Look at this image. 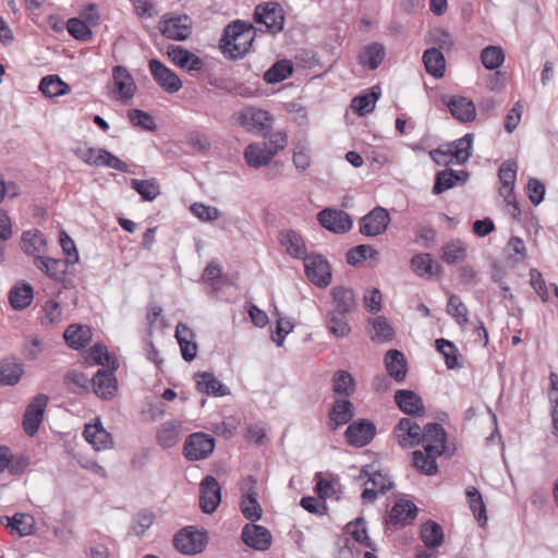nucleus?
Listing matches in <instances>:
<instances>
[{
	"label": "nucleus",
	"mask_w": 558,
	"mask_h": 558,
	"mask_svg": "<svg viewBox=\"0 0 558 558\" xmlns=\"http://www.w3.org/2000/svg\"><path fill=\"white\" fill-rule=\"evenodd\" d=\"M244 36V21L235 20L228 24L219 40V49L228 60H239L244 57V46L241 39Z\"/></svg>",
	"instance_id": "f257e3e1"
},
{
	"label": "nucleus",
	"mask_w": 558,
	"mask_h": 558,
	"mask_svg": "<svg viewBox=\"0 0 558 558\" xmlns=\"http://www.w3.org/2000/svg\"><path fill=\"white\" fill-rule=\"evenodd\" d=\"M74 154L88 166L107 167L121 172H129V166L106 149L84 146L75 148Z\"/></svg>",
	"instance_id": "f03ea898"
},
{
	"label": "nucleus",
	"mask_w": 558,
	"mask_h": 558,
	"mask_svg": "<svg viewBox=\"0 0 558 558\" xmlns=\"http://www.w3.org/2000/svg\"><path fill=\"white\" fill-rule=\"evenodd\" d=\"M208 542L206 531L196 530L194 526L181 529L173 536L174 548L184 555H196L202 553Z\"/></svg>",
	"instance_id": "7ed1b4c3"
},
{
	"label": "nucleus",
	"mask_w": 558,
	"mask_h": 558,
	"mask_svg": "<svg viewBox=\"0 0 558 558\" xmlns=\"http://www.w3.org/2000/svg\"><path fill=\"white\" fill-rule=\"evenodd\" d=\"M517 169L518 166L515 161L507 160L501 165L498 171V178L501 184L499 187V194L504 197L507 205L512 208V216L518 219L521 213L513 194Z\"/></svg>",
	"instance_id": "20e7f679"
},
{
	"label": "nucleus",
	"mask_w": 558,
	"mask_h": 558,
	"mask_svg": "<svg viewBox=\"0 0 558 558\" xmlns=\"http://www.w3.org/2000/svg\"><path fill=\"white\" fill-rule=\"evenodd\" d=\"M254 17L255 23L258 26H264L270 34H277L283 29V10L276 2H267L265 4L257 5Z\"/></svg>",
	"instance_id": "39448f33"
},
{
	"label": "nucleus",
	"mask_w": 558,
	"mask_h": 558,
	"mask_svg": "<svg viewBox=\"0 0 558 558\" xmlns=\"http://www.w3.org/2000/svg\"><path fill=\"white\" fill-rule=\"evenodd\" d=\"M304 268L307 279L319 288H326L331 282V270L328 260L318 254L305 257Z\"/></svg>",
	"instance_id": "423d86ee"
},
{
	"label": "nucleus",
	"mask_w": 558,
	"mask_h": 558,
	"mask_svg": "<svg viewBox=\"0 0 558 558\" xmlns=\"http://www.w3.org/2000/svg\"><path fill=\"white\" fill-rule=\"evenodd\" d=\"M215 449V439L205 433H194L186 438L184 457L190 461L206 459Z\"/></svg>",
	"instance_id": "0eeeda50"
},
{
	"label": "nucleus",
	"mask_w": 558,
	"mask_h": 558,
	"mask_svg": "<svg viewBox=\"0 0 558 558\" xmlns=\"http://www.w3.org/2000/svg\"><path fill=\"white\" fill-rule=\"evenodd\" d=\"M221 501V487L217 478L206 475L199 483V508L206 514L214 513Z\"/></svg>",
	"instance_id": "6e6552de"
},
{
	"label": "nucleus",
	"mask_w": 558,
	"mask_h": 558,
	"mask_svg": "<svg viewBox=\"0 0 558 558\" xmlns=\"http://www.w3.org/2000/svg\"><path fill=\"white\" fill-rule=\"evenodd\" d=\"M389 222L388 210L377 206L360 219V232L365 236H377L387 230Z\"/></svg>",
	"instance_id": "1a4fd4ad"
},
{
	"label": "nucleus",
	"mask_w": 558,
	"mask_h": 558,
	"mask_svg": "<svg viewBox=\"0 0 558 558\" xmlns=\"http://www.w3.org/2000/svg\"><path fill=\"white\" fill-rule=\"evenodd\" d=\"M317 220L327 230L335 233H345L352 228V219L342 209L325 208L317 215Z\"/></svg>",
	"instance_id": "9d476101"
},
{
	"label": "nucleus",
	"mask_w": 558,
	"mask_h": 558,
	"mask_svg": "<svg viewBox=\"0 0 558 558\" xmlns=\"http://www.w3.org/2000/svg\"><path fill=\"white\" fill-rule=\"evenodd\" d=\"M148 66L155 82L167 93L173 94L182 88L180 77L159 60L151 59Z\"/></svg>",
	"instance_id": "9b49d317"
},
{
	"label": "nucleus",
	"mask_w": 558,
	"mask_h": 558,
	"mask_svg": "<svg viewBox=\"0 0 558 558\" xmlns=\"http://www.w3.org/2000/svg\"><path fill=\"white\" fill-rule=\"evenodd\" d=\"M376 434V427L372 421H353L347 428L344 436L347 442L355 448L368 445Z\"/></svg>",
	"instance_id": "f8f14e48"
},
{
	"label": "nucleus",
	"mask_w": 558,
	"mask_h": 558,
	"mask_svg": "<svg viewBox=\"0 0 558 558\" xmlns=\"http://www.w3.org/2000/svg\"><path fill=\"white\" fill-rule=\"evenodd\" d=\"M424 450L433 452L434 454H442L446 449L447 434L444 427L432 422L424 426L422 429Z\"/></svg>",
	"instance_id": "ddd939ff"
},
{
	"label": "nucleus",
	"mask_w": 558,
	"mask_h": 558,
	"mask_svg": "<svg viewBox=\"0 0 558 558\" xmlns=\"http://www.w3.org/2000/svg\"><path fill=\"white\" fill-rule=\"evenodd\" d=\"M161 34L173 40H185L192 33V20L187 15L173 16L160 24Z\"/></svg>",
	"instance_id": "4468645a"
},
{
	"label": "nucleus",
	"mask_w": 558,
	"mask_h": 558,
	"mask_svg": "<svg viewBox=\"0 0 558 558\" xmlns=\"http://www.w3.org/2000/svg\"><path fill=\"white\" fill-rule=\"evenodd\" d=\"M395 437L402 448H413L422 444V428L416 421H399L393 429Z\"/></svg>",
	"instance_id": "2eb2a0df"
},
{
	"label": "nucleus",
	"mask_w": 558,
	"mask_h": 558,
	"mask_svg": "<svg viewBox=\"0 0 558 558\" xmlns=\"http://www.w3.org/2000/svg\"><path fill=\"white\" fill-rule=\"evenodd\" d=\"M451 116L460 122H473L476 118V108L474 102L463 96H450L445 100Z\"/></svg>",
	"instance_id": "dca6fc26"
},
{
	"label": "nucleus",
	"mask_w": 558,
	"mask_h": 558,
	"mask_svg": "<svg viewBox=\"0 0 558 558\" xmlns=\"http://www.w3.org/2000/svg\"><path fill=\"white\" fill-rule=\"evenodd\" d=\"M112 81L120 100L129 101L134 97L137 87L133 76L124 66L116 65L112 69Z\"/></svg>",
	"instance_id": "f3484780"
},
{
	"label": "nucleus",
	"mask_w": 558,
	"mask_h": 558,
	"mask_svg": "<svg viewBox=\"0 0 558 558\" xmlns=\"http://www.w3.org/2000/svg\"><path fill=\"white\" fill-rule=\"evenodd\" d=\"M35 267L54 281H62L69 266L66 259L36 256L33 260Z\"/></svg>",
	"instance_id": "a211bd4d"
},
{
	"label": "nucleus",
	"mask_w": 558,
	"mask_h": 558,
	"mask_svg": "<svg viewBox=\"0 0 558 558\" xmlns=\"http://www.w3.org/2000/svg\"><path fill=\"white\" fill-rule=\"evenodd\" d=\"M332 310L351 314L356 310L357 302L354 291L344 286H336L331 289Z\"/></svg>",
	"instance_id": "6ab92c4d"
},
{
	"label": "nucleus",
	"mask_w": 558,
	"mask_h": 558,
	"mask_svg": "<svg viewBox=\"0 0 558 558\" xmlns=\"http://www.w3.org/2000/svg\"><path fill=\"white\" fill-rule=\"evenodd\" d=\"M395 401L399 409L412 416H423L425 409L422 398L411 390H398L395 393Z\"/></svg>",
	"instance_id": "aec40b11"
},
{
	"label": "nucleus",
	"mask_w": 558,
	"mask_h": 558,
	"mask_svg": "<svg viewBox=\"0 0 558 558\" xmlns=\"http://www.w3.org/2000/svg\"><path fill=\"white\" fill-rule=\"evenodd\" d=\"M272 544L270 531L258 524L246 523V547L258 551H266Z\"/></svg>",
	"instance_id": "412c9836"
},
{
	"label": "nucleus",
	"mask_w": 558,
	"mask_h": 558,
	"mask_svg": "<svg viewBox=\"0 0 558 558\" xmlns=\"http://www.w3.org/2000/svg\"><path fill=\"white\" fill-rule=\"evenodd\" d=\"M114 371L98 369L93 377V386L95 393L102 398H112L117 391V379L113 375Z\"/></svg>",
	"instance_id": "4be33fe9"
},
{
	"label": "nucleus",
	"mask_w": 558,
	"mask_h": 558,
	"mask_svg": "<svg viewBox=\"0 0 558 558\" xmlns=\"http://www.w3.org/2000/svg\"><path fill=\"white\" fill-rule=\"evenodd\" d=\"M271 124L272 116L268 111L246 107V125H248L252 131L266 137L271 129Z\"/></svg>",
	"instance_id": "5701e85b"
},
{
	"label": "nucleus",
	"mask_w": 558,
	"mask_h": 558,
	"mask_svg": "<svg viewBox=\"0 0 558 558\" xmlns=\"http://www.w3.org/2000/svg\"><path fill=\"white\" fill-rule=\"evenodd\" d=\"M468 180V172L452 169H445L437 173L435 184L433 186V194L439 195L442 192L454 187L459 183H464Z\"/></svg>",
	"instance_id": "b1692460"
},
{
	"label": "nucleus",
	"mask_w": 558,
	"mask_h": 558,
	"mask_svg": "<svg viewBox=\"0 0 558 558\" xmlns=\"http://www.w3.org/2000/svg\"><path fill=\"white\" fill-rule=\"evenodd\" d=\"M84 437L96 450L106 449L112 444L111 435L104 428L101 421L86 424Z\"/></svg>",
	"instance_id": "393cba45"
},
{
	"label": "nucleus",
	"mask_w": 558,
	"mask_h": 558,
	"mask_svg": "<svg viewBox=\"0 0 558 558\" xmlns=\"http://www.w3.org/2000/svg\"><path fill=\"white\" fill-rule=\"evenodd\" d=\"M423 63L426 72L436 80L444 77L446 59L438 48L426 49L423 53Z\"/></svg>",
	"instance_id": "a878e982"
},
{
	"label": "nucleus",
	"mask_w": 558,
	"mask_h": 558,
	"mask_svg": "<svg viewBox=\"0 0 558 558\" xmlns=\"http://www.w3.org/2000/svg\"><path fill=\"white\" fill-rule=\"evenodd\" d=\"M24 374V365L15 357L0 362V383L7 386L16 385Z\"/></svg>",
	"instance_id": "bb28decb"
},
{
	"label": "nucleus",
	"mask_w": 558,
	"mask_h": 558,
	"mask_svg": "<svg viewBox=\"0 0 558 558\" xmlns=\"http://www.w3.org/2000/svg\"><path fill=\"white\" fill-rule=\"evenodd\" d=\"M440 454L426 452L425 450H414L412 452V465L423 475L432 476L438 473V464L436 458Z\"/></svg>",
	"instance_id": "cd10ccee"
},
{
	"label": "nucleus",
	"mask_w": 558,
	"mask_h": 558,
	"mask_svg": "<svg viewBox=\"0 0 558 558\" xmlns=\"http://www.w3.org/2000/svg\"><path fill=\"white\" fill-rule=\"evenodd\" d=\"M385 365L388 374L397 381H403L407 376V361L404 355L395 349L389 350L385 356Z\"/></svg>",
	"instance_id": "c85d7f7f"
},
{
	"label": "nucleus",
	"mask_w": 558,
	"mask_h": 558,
	"mask_svg": "<svg viewBox=\"0 0 558 558\" xmlns=\"http://www.w3.org/2000/svg\"><path fill=\"white\" fill-rule=\"evenodd\" d=\"M47 241L44 234L37 230H28L22 234V250L25 254L33 256H43L46 252Z\"/></svg>",
	"instance_id": "c756f323"
},
{
	"label": "nucleus",
	"mask_w": 558,
	"mask_h": 558,
	"mask_svg": "<svg viewBox=\"0 0 558 558\" xmlns=\"http://www.w3.org/2000/svg\"><path fill=\"white\" fill-rule=\"evenodd\" d=\"M197 389L201 392L222 397L228 395V388L214 374L204 372L195 375Z\"/></svg>",
	"instance_id": "7c9ffc66"
},
{
	"label": "nucleus",
	"mask_w": 558,
	"mask_h": 558,
	"mask_svg": "<svg viewBox=\"0 0 558 558\" xmlns=\"http://www.w3.org/2000/svg\"><path fill=\"white\" fill-rule=\"evenodd\" d=\"M294 65L289 59L276 61L263 75L267 84H277L292 75Z\"/></svg>",
	"instance_id": "2f4dec72"
},
{
	"label": "nucleus",
	"mask_w": 558,
	"mask_h": 558,
	"mask_svg": "<svg viewBox=\"0 0 558 558\" xmlns=\"http://www.w3.org/2000/svg\"><path fill=\"white\" fill-rule=\"evenodd\" d=\"M347 315V313H341L332 308L326 314V326L337 338H344L351 332Z\"/></svg>",
	"instance_id": "473e14b6"
},
{
	"label": "nucleus",
	"mask_w": 558,
	"mask_h": 558,
	"mask_svg": "<svg viewBox=\"0 0 558 558\" xmlns=\"http://www.w3.org/2000/svg\"><path fill=\"white\" fill-rule=\"evenodd\" d=\"M39 90L49 98L66 95L71 92L68 83L62 81L58 75L51 74L44 76L39 83Z\"/></svg>",
	"instance_id": "72a5a7b5"
},
{
	"label": "nucleus",
	"mask_w": 558,
	"mask_h": 558,
	"mask_svg": "<svg viewBox=\"0 0 558 558\" xmlns=\"http://www.w3.org/2000/svg\"><path fill=\"white\" fill-rule=\"evenodd\" d=\"M64 339L70 348L80 350L89 343L92 332L86 326L71 325L64 331Z\"/></svg>",
	"instance_id": "f704fd0d"
},
{
	"label": "nucleus",
	"mask_w": 558,
	"mask_h": 558,
	"mask_svg": "<svg viewBox=\"0 0 558 558\" xmlns=\"http://www.w3.org/2000/svg\"><path fill=\"white\" fill-rule=\"evenodd\" d=\"M280 242L286 247L288 254L296 258L305 259L306 250L302 236L292 230L282 231L280 233Z\"/></svg>",
	"instance_id": "c9c22d12"
},
{
	"label": "nucleus",
	"mask_w": 558,
	"mask_h": 558,
	"mask_svg": "<svg viewBox=\"0 0 558 558\" xmlns=\"http://www.w3.org/2000/svg\"><path fill=\"white\" fill-rule=\"evenodd\" d=\"M384 58V46L381 44L374 43L372 45H368L361 51L359 56V61L364 68L368 70H375L380 65Z\"/></svg>",
	"instance_id": "e433bc0d"
},
{
	"label": "nucleus",
	"mask_w": 558,
	"mask_h": 558,
	"mask_svg": "<svg viewBox=\"0 0 558 558\" xmlns=\"http://www.w3.org/2000/svg\"><path fill=\"white\" fill-rule=\"evenodd\" d=\"M416 515L417 507L410 500H399L390 510V521L393 524L410 522Z\"/></svg>",
	"instance_id": "4c0bfd02"
},
{
	"label": "nucleus",
	"mask_w": 558,
	"mask_h": 558,
	"mask_svg": "<svg viewBox=\"0 0 558 558\" xmlns=\"http://www.w3.org/2000/svg\"><path fill=\"white\" fill-rule=\"evenodd\" d=\"M411 267L415 275L428 278L436 275L439 268L433 256L428 253H420L414 255L411 259Z\"/></svg>",
	"instance_id": "58836bf2"
},
{
	"label": "nucleus",
	"mask_w": 558,
	"mask_h": 558,
	"mask_svg": "<svg viewBox=\"0 0 558 558\" xmlns=\"http://www.w3.org/2000/svg\"><path fill=\"white\" fill-rule=\"evenodd\" d=\"M345 532L350 534L356 543L364 547L376 550L374 542L367 535L366 522L364 518H356L354 521L349 522L345 525Z\"/></svg>",
	"instance_id": "ea45409f"
},
{
	"label": "nucleus",
	"mask_w": 558,
	"mask_h": 558,
	"mask_svg": "<svg viewBox=\"0 0 558 558\" xmlns=\"http://www.w3.org/2000/svg\"><path fill=\"white\" fill-rule=\"evenodd\" d=\"M156 440L165 449L174 447L180 440V426L171 421L163 423L157 430Z\"/></svg>",
	"instance_id": "a19ab883"
},
{
	"label": "nucleus",
	"mask_w": 558,
	"mask_h": 558,
	"mask_svg": "<svg viewBox=\"0 0 558 558\" xmlns=\"http://www.w3.org/2000/svg\"><path fill=\"white\" fill-rule=\"evenodd\" d=\"M421 539L428 548L439 547L444 542L441 526L434 521L425 522L421 527Z\"/></svg>",
	"instance_id": "79ce46f5"
},
{
	"label": "nucleus",
	"mask_w": 558,
	"mask_h": 558,
	"mask_svg": "<svg viewBox=\"0 0 558 558\" xmlns=\"http://www.w3.org/2000/svg\"><path fill=\"white\" fill-rule=\"evenodd\" d=\"M33 518L24 513H15L12 518L1 517L0 522L10 526L19 536H27L33 532Z\"/></svg>",
	"instance_id": "37998d69"
},
{
	"label": "nucleus",
	"mask_w": 558,
	"mask_h": 558,
	"mask_svg": "<svg viewBox=\"0 0 558 558\" xmlns=\"http://www.w3.org/2000/svg\"><path fill=\"white\" fill-rule=\"evenodd\" d=\"M441 258L445 263L452 265L463 262L466 257V246L459 240H451L442 246Z\"/></svg>",
	"instance_id": "c03bdc74"
},
{
	"label": "nucleus",
	"mask_w": 558,
	"mask_h": 558,
	"mask_svg": "<svg viewBox=\"0 0 558 558\" xmlns=\"http://www.w3.org/2000/svg\"><path fill=\"white\" fill-rule=\"evenodd\" d=\"M473 140L474 134L468 133L449 145L457 163L462 165L469 160L471 157Z\"/></svg>",
	"instance_id": "a18cd8bd"
},
{
	"label": "nucleus",
	"mask_w": 558,
	"mask_h": 558,
	"mask_svg": "<svg viewBox=\"0 0 558 558\" xmlns=\"http://www.w3.org/2000/svg\"><path fill=\"white\" fill-rule=\"evenodd\" d=\"M466 498L476 521L480 525H484L487 521L486 507L484 505L482 494L473 486L466 488Z\"/></svg>",
	"instance_id": "49530a36"
},
{
	"label": "nucleus",
	"mask_w": 558,
	"mask_h": 558,
	"mask_svg": "<svg viewBox=\"0 0 558 558\" xmlns=\"http://www.w3.org/2000/svg\"><path fill=\"white\" fill-rule=\"evenodd\" d=\"M87 361L97 365L108 366V371H116L119 367L118 361L100 343H96L89 349Z\"/></svg>",
	"instance_id": "de8ad7c7"
},
{
	"label": "nucleus",
	"mask_w": 558,
	"mask_h": 558,
	"mask_svg": "<svg viewBox=\"0 0 558 558\" xmlns=\"http://www.w3.org/2000/svg\"><path fill=\"white\" fill-rule=\"evenodd\" d=\"M379 95L380 93L376 92L375 88H373L371 93H365L354 97L351 102V108L359 116H365L374 110L376 101L379 98Z\"/></svg>",
	"instance_id": "09e8293b"
},
{
	"label": "nucleus",
	"mask_w": 558,
	"mask_h": 558,
	"mask_svg": "<svg viewBox=\"0 0 558 558\" xmlns=\"http://www.w3.org/2000/svg\"><path fill=\"white\" fill-rule=\"evenodd\" d=\"M270 154L262 144L253 143L246 146V163L255 169L267 166L271 161Z\"/></svg>",
	"instance_id": "8fccbe9b"
},
{
	"label": "nucleus",
	"mask_w": 558,
	"mask_h": 558,
	"mask_svg": "<svg viewBox=\"0 0 558 558\" xmlns=\"http://www.w3.org/2000/svg\"><path fill=\"white\" fill-rule=\"evenodd\" d=\"M131 186L144 201L151 202L160 194V187L156 179L138 180L132 179Z\"/></svg>",
	"instance_id": "3c124183"
},
{
	"label": "nucleus",
	"mask_w": 558,
	"mask_h": 558,
	"mask_svg": "<svg viewBox=\"0 0 558 558\" xmlns=\"http://www.w3.org/2000/svg\"><path fill=\"white\" fill-rule=\"evenodd\" d=\"M9 300L13 308L24 310L33 300V288L25 283L22 287H14L9 294Z\"/></svg>",
	"instance_id": "603ef678"
},
{
	"label": "nucleus",
	"mask_w": 558,
	"mask_h": 558,
	"mask_svg": "<svg viewBox=\"0 0 558 558\" xmlns=\"http://www.w3.org/2000/svg\"><path fill=\"white\" fill-rule=\"evenodd\" d=\"M447 312L454 318L458 325L464 326L469 323V310L458 295H450Z\"/></svg>",
	"instance_id": "864d4df0"
},
{
	"label": "nucleus",
	"mask_w": 558,
	"mask_h": 558,
	"mask_svg": "<svg viewBox=\"0 0 558 558\" xmlns=\"http://www.w3.org/2000/svg\"><path fill=\"white\" fill-rule=\"evenodd\" d=\"M364 476L368 477L365 484H372V487L377 489L379 494H386L393 487V482L390 480V477L386 474H383L380 471L369 474L367 470L363 469L361 471L360 477Z\"/></svg>",
	"instance_id": "5fc2aeb1"
},
{
	"label": "nucleus",
	"mask_w": 558,
	"mask_h": 558,
	"mask_svg": "<svg viewBox=\"0 0 558 558\" xmlns=\"http://www.w3.org/2000/svg\"><path fill=\"white\" fill-rule=\"evenodd\" d=\"M481 60L487 70H495L502 64L505 54L500 47L488 46L481 52Z\"/></svg>",
	"instance_id": "6e6d98bb"
},
{
	"label": "nucleus",
	"mask_w": 558,
	"mask_h": 558,
	"mask_svg": "<svg viewBox=\"0 0 558 558\" xmlns=\"http://www.w3.org/2000/svg\"><path fill=\"white\" fill-rule=\"evenodd\" d=\"M354 379L347 371H338L333 378V391L337 395L349 397L354 391Z\"/></svg>",
	"instance_id": "4d7b16f0"
},
{
	"label": "nucleus",
	"mask_w": 558,
	"mask_h": 558,
	"mask_svg": "<svg viewBox=\"0 0 558 558\" xmlns=\"http://www.w3.org/2000/svg\"><path fill=\"white\" fill-rule=\"evenodd\" d=\"M436 349L444 355L446 365L449 369L460 366L458 364V349L451 341L437 339Z\"/></svg>",
	"instance_id": "13d9d810"
},
{
	"label": "nucleus",
	"mask_w": 558,
	"mask_h": 558,
	"mask_svg": "<svg viewBox=\"0 0 558 558\" xmlns=\"http://www.w3.org/2000/svg\"><path fill=\"white\" fill-rule=\"evenodd\" d=\"M128 118L130 122L136 128H142L146 131H155L157 129L153 116L146 111L140 109H131L128 111Z\"/></svg>",
	"instance_id": "bf43d9fd"
},
{
	"label": "nucleus",
	"mask_w": 558,
	"mask_h": 558,
	"mask_svg": "<svg viewBox=\"0 0 558 558\" xmlns=\"http://www.w3.org/2000/svg\"><path fill=\"white\" fill-rule=\"evenodd\" d=\"M263 148L267 149V154L274 158L278 153L288 146V135L283 131H277L268 136L267 142L262 144Z\"/></svg>",
	"instance_id": "052dcab7"
},
{
	"label": "nucleus",
	"mask_w": 558,
	"mask_h": 558,
	"mask_svg": "<svg viewBox=\"0 0 558 558\" xmlns=\"http://www.w3.org/2000/svg\"><path fill=\"white\" fill-rule=\"evenodd\" d=\"M377 254V251L371 245L361 244L348 251L347 263L349 265L355 266L365 260L367 257L375 258Z\"/></svg>",
	"instance_id": "680f3d73"
},
{
	"label": "nucleus",
	"mask_w": 558,
	"mask_h": 558,
	"mask_svg": "<svg viewBox=\"0 0 558 558\" xmlns=\"http://www.w3.org/2000/svg\"><path fill=\"white\" fill-rule=\"evenodd\" d=\"M375 333L372 339L377 342H385L393 337V329L390 326L388 319L384 316H378L372 320Z\"/></svg>",
	"instance_id": "e2e57ef3"
},
{
	"label": "nucleus",
	"mask_w": 558,
	"mask_h": 558,
	"mask_svg": "<svg viewBox=\"0 0 558 558\" xmlns=\"http://www.w3.org/2000/svg\"><path fill=\"white\" fill-rule=\"evenodd\" d=\"M49 398L44 395H37L26 407L23 418H41L47 408Z\"/></svg>",
	"instance_id": "0e129e2a"
},
{
	"label": "nucleus",
	"mask_w": 558,
	"mask_h": 558,
	"mask_svg": "<svg viewBox=\"0 0 558 558\" xmlns=\"http://www.w3.org/2000/svg\"><path fill=\"white\" fill-rule=\"evenodd\" d=\"M43 326H53L61 322L62 310L58 302L49 300L44 305Z\"/></svg>",
	"instance_id": "69168bd1"
},
{
	"label": "nucleus",
	"mask_w": 558,
	"mask_h": 558,
	"mask_svg": "<svg viewBox=\"0 0 558 558\" xmlns=\"http://www.w3.org/2000/svg\"><path fill=\"white\" fill-rule=\"evenodd\" d=\"M529 275L530 284L532 286L534 291L537 293V295L541 298L543 302H547L549 299L548 286L545 279L543 278L541 271L536 268H531Z\"/></svg>",
	"instance_id": "338daca9"
},
{
	"label": "nucleus",
	"mask_w": 558,
	"mask_h": 558,
	"mask_svg": "<svg viewBox=\"0 0 558 558\" xmlns=\"http://www.w3.org/2000/svg\"><path fill=\"white\" fill-rule=\"evenodd\" d=\"M68 32L76 39L88 40L92 38V31L87 24L80 19L73 17L68 21Z\"/></svg>",
	"instance_id": "774afa93"
}]
</instances>
